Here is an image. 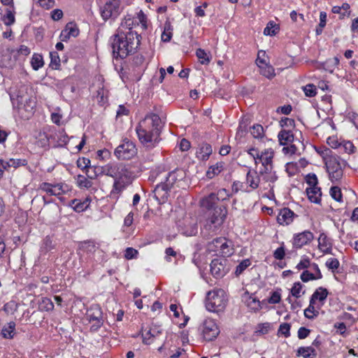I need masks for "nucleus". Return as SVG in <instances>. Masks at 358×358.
I'll return each mask as SVG.
<instances>
[{"label": "nucleus", "instance_id": "1", "mask_svg": "<svg viewBox=\"0 0 358 358\" xmlns=\"http://www.w3.org/2000/svg\"><path fill=\"white\" fill-rule=\"evenodd\" d=\"M162 122L155 113H149L139 122L136 131L141 143L148 148L155 147L160 141Z\"/></svg>", "mask_w": 358, "mask_h": 358}, {"label": "nucleus", "instance_id": "2", "mask_svg": "<svg viewBox=\"0 0 358 358\" xmlns=\"http://www.w3.org/2000/svg\"><path fill=\"white\" fill-rule=\"evenodd\" d=\"M141 38V35L135 31L117 30L111 39L113 56L124 59L134 54L140 45Z\"/></svg>", "mask_w": 358, "mask_h": 358}, {"label": "nucleus", "instance_id": "3", "mask_svg": "<svg viewBox=\"0 0 358 358\" xmlns=\"http://www.w3.org/2000/svg\"><path fill=\"white\" fill-rule=\"evenodd\" d=\"M248 171L245 176V181L244 182L241 181H234L232 185L233 189L237 192L239 190H243L246 192H250L257 189L261 185V178L258 171L247 167Z\"/></svg>", "mask_w": 358, "mask_h": 358}, {"label": "nucleus", "instance_id": "4", "mask_svg": "<svg viewBox=\"0 0 358 358\" xmlns=\"http://www.w3.org/2000/svg\"><path fill=\"white\" fill-rule=\"evenodd\" d=\"M102 20L115 21L122 11L121 0H103L99 6Z\"/></svg>", "mask_w": 358, "mask_h": 358}, {"label": "nucleus", "instance_id": "5", "mask_svg": "<svg viewBox=\"0 0 358 358\" xmlns=\"http://www.w3.org/2000/svg\"><path fill=\"white\" fill-rule=\"evenodd\" d=\"M227 300L222 289L208 292L206 299V308L210 312L222 311L227 306Z\"/></svg>", "mask_w": 358, "mask_h": 358}, {"label": "nucleus", "instance_id": "6", "mask_svg": "<svg viewBox=\"0 0 358 358\" xmlns=\"http://www.w3.org/2000/svg\"><path fill=\"white\" fill-rule=\"evenodd\" d=\"M133 180L132 172L129 169L127 165L122 164L119 166V171L117 178L114 180L111 194H118L121 193Z\"/></svg>", "mask_w": 358, "mask_h": 358}, {"label": "nucleus", "instance_id": "7", "mask_svg": "<svg viewBox=\"0 0 358 358\" xmlns=\"http://www.w3.org/2000/svg\"><path fill=\"white\" fill-rule=\"evenodd\" d=\"M208 211L205 227L215 231L224 222L227 214V208L225 206H219Z\"/></svg>", "mask_w": 358, "mask_h": 358}, {"label": "nucleus", "instance_id": "8", "mask_svg": "<svg viewBox=\"0 0 358 358\" xmlns=\"http://www.w3.org/2000/svg\"><path fill=\"white\" fill-rule=\"evenodd\" d=\"M208 249L210 252H214L223 257H230L234 252L232 241L224 237L215 238L208 244Z\"/></svg>", "mask_w": 358, "mask_h": 358}, {"label": "nucleus", "instance_id": "9", "mask_svg": "<svg viewBox=\"0 0 358 358\" xmlns=\"http://www.w3.org/2000/svg\"><path fill=\"white\" fill-rule=\"evenodd\" d=\"M325 165L331 182L341 179L343 171L338 159L336 156H329L325 159Z\"/></svg>", "mask_w": 358, "mask_h": 358}, {"label": "nucleus", "instance_id": "10", "mask_svg": "<svg viewBox=\"0 0 358 358\" xmlns=\"http://www.w3.org/2000/svg\"><path fill=\"white\" fill-rule=\"evenodd\" d=\"M137 153V149L135 144L129 141L124 140L122 143L118 145L114 152L117 159L127 160L134 157Z\"/></svg>", "mask_w": 358, "mask_h": 358}, {"label": "nucleus", "instance_id": "11", "mask_svg": "<svg viewBox=\"0 0 358 358\" xmlns=\"http://www.w3.org/2000/svg\"><path fill=\"white\" fill-rule=\"evenodd\" d=\"M87 317L92 323L90 327L91 331H96L103 325V313L101 307L99 305H92L87 310Z\"/></svg>", "mask_w": 358, "mask_h": 358}, {"label": "nucleus", "instance_id": "12", "mask_svg": "<svg viewBox=\"0 0 358 358\" xmlns=\"http://www.w3.org/2000/svg\"><path fill=\"white\" fill-rule=\"evenodd\" d=\"M220 333L219 328L212 319H207L203 322L202 334L206 341H211L217 338Z\"/></svg>", "mask_w": 358, "mask_h": 358}, {"label": "nucleus", "instance_id": "13", "mask_svg": "<svg viewBox=\"0 0 358 358\" xmlns=\"http://www.w3.org/2000/svg\"><path fill=\"white\" fill-rule=\"evenodd\" d=\"M313 239V234L309 230H305L301 233L295 234L292 243L293 248L299 249L304 245H308Z\"/></svg>", "mask_w": 358, "mask_h": 358}, {"label": "nucleus", "instance_id": "14", "mask_svg": "<svg viewBox=\"0 0 358 358\" xmlns=\"http://www.w3.org/2000/svg\"><path fill=\"white\" fill-rule=\"evenodd\" d=\"M229 271L227 259H214L210 263V272L215 278L224 277Z\"/></svg>", "mask_w": 358, "mask_h": 358}, {"label": "nucleus", "instance_id": "15", "mask_svg": "<svg viewBox=\"0 0 358 358\" xmlns=\"http://www.w3.org/2000/svg\"><path fill=\"white\" fill-rule=\"evenodd\" d=\"M261 54L264 56L266 53L262 50L259 51L256 64L260 69V73L266 78L271 79L275 76V70L272 66L266 63L265 59H261Z\"/></svg>", "mask_w": 358, "mask_h": 358}, {"label": "nucleus", "instance_id": "16", "mask_svg": "<svg viewBox=\"0 0 358 358\" xmlns=\"http://www.w3.org/2000/svg\"><path fill=\"white\" fill-rule=\"evenodd\" d=\"M262 185L267 184L268 187L271 189L273 187V184L278 180V176L273 168H262L258 172Z\"/></svg>", "mask_w": 358, "mask_h": 358}, {"label": "nucleus", "instance_id": "17", "mask_svg": "<svg viewBox=\"0 0 358 358\" xmlns=\"http://www.w3.org/2000/svg\"><path fill=\"white\" fill-rule=\"evenodd\" d=\"M50 127H45L43 130L38 132L35 136V144L42 148H48L50 137V131H49Z\"/></svg>", "mask_w": 358, "mask_h": 358}, {"label": "nucleus", "instance_id": "18", "mask_svg": "<svg viewBox=\"0 0 358 358\" xmlns=\"http://www.w3.org/2000/svg\"><path fill=\"white\" fill-rule=\"evenodd\" d=\"M50 137L53 142H55L57 146L66 145L69 141V137L64 129L57 130L55 127H50Z\"/></svg>", "mask_w": 358, "mask_h": 358}, {"label": "nucleus", "instance_id": "19", "mask_svg": "<svg viewBox=\"0 0 358 358\" xmlns=\"http://www.w3.org/2000/svg\"><path fill=\"white\" fill-rule=\"evenodd\" d=\"M183 171L176 169L170 172L163 183L171 190L174 185L184 178Z\"/></svg>", "mask_w": 358, "mask_h": 358}, {"label": "nucleus", "instance_id": "20", "mask_svg": "<svg viewBox=\"0 0 358 358\" xmlns=\"http://www.w3.org/2000/svg\"><path fill=\"white\" fill-rule=\"evenodd\" d=\"M171 190L166 186L163 182H161L160 184L157 185L154 191V198L159 203H164L168 197H169V192Z\"/></svg>", "mask_w": 358, "mask_h": 358}, {"label": "nucleus", "instance_id": "21", "mask_svg": "<svg viewBox=\"0 0 358 358\" xmlns=\"http://www.w3.org/2000/svg\"><path fill=\"white\" fill-rule=\"evenodd\" d=\"M274 157V152L271 148L266 149L261 152L258 163H261L262 168H273V159Z\"/></svg>", "mask_w": 358, "mask_h": 358}, {"label": "nucleus", "instance_id": "22", "mask_svg": "<svg viewBox=\"0 0 358 358\" xmlns=\"http://www.w3.org/2000/svg\"><path fill=\"white\" fill-rule=\"evenodd\" d=\"M295 214L287 208H284L279 211L277 221L280 224L288 225L293 222Z\"/></svg>", "mask_w": 358, "mask_h": 358}, {"label": "nucleus", "instance_id": "23", "mask_svg": "<svg viewBox=\"0 0 358 358\" xmlns=\"http://www.w3.org/2000/svg\"><path fill=\"white\" fill-rule=\"evenodd\" d=\"M138 25L137 20H136L131 15H127L122 20L120 27L117 30L122 31H133L134 27Z\"/></svg>", "mask_w": 358, "mask_h": 358}, {"label": "nucleus", "instance_id": "24", "mask_svg": "<svg viewBox=\"0 0 358 358\" xmlns=\"http://www.w3.org/2000/svg\"><path fill=\"white\" fill-rule=\"evenodd\" d=\"M318 248L324 254L331 253V243L324 233L320 234L318 238Z\"/></svg>", "mask_w": 358, "mask_h": 358}, {"label": "nucleus", "instance_id": "25", "mask_svg": "<svg viewBox=\"0 0 358 358\" xmlns=\"http://www.w3.org/2000/svg\"><path fill=\"white\" fill-rule=\"evenodd\" d=\"M212 147L208 143H202L199 145L196 151V156L198 159L201 161H206L212 154Z\"/></svg>", "mask_w": 358, "mask_h": 358}, {"label": "nucleus", "instance_id": "26", "mask_svg": "<svg viewBox=\"0 0 358 358\" xmlns=\"http://www.w3.org/2000/svg\"><path fill=\"white\" fill-rule=\"evenodd\" d=\"M217 200L215 199V193H210L200 201V204L202 208L210 210L218 207L217 206Z\"/></svg>", "mask_w": 358, "mask_h": 358}, {"label": "nucleus", "instance_id": "27", "mask_svg": "<svg viewBox=\"0 0 358 358\" xmlns=\"http://www.w3.org/2000/svg\"><path fill=\"white\" fill-rule=\"evenodd\" d=\"M328 295V290L323 287H320L316 289L310 299L315 303L316 301H319V302L321 303V306H322L324 303V301H326Z\"/></svg>", "mask_w": 358, "mask_h": 358}, {"label": "nucleus", "instance_id": "28", "mask_svg": "<svg viewBox=\"0 0 358 358\" xmlns=\"http://www.w3.org/2000/svg\"><path fill=\"white\" fill-rule=\"evenodd\" d=\"M306 194L308 199L315 203H320L321 201L322 192L319 187H307Z\"/></svg>", "mask_w": 358, "mask_h": 358}, {"label": "nucleus", "instance_id": "29", "mask_svg": "<svg viewBox=\"0 0 358 358\" xmlns=\"http://www.w3.org/2000/svg\"><path fill=\"white\" fill-rule=\"evenodd\" d=\"M15 323L10 322L5 324L1 331V336L3 338L12 339L15 334Z\"/></svg>", "mask_w": 358, "mask_h": 358}, {"label": "nucleus", "instance_id": "30", "mask_svg": "<svg viewBox=\"0 0 358 358\" xmlns=\"http://www.w3.org/2000/svg\"><path fill=\"white\" fill-rule=\"evenodd\" d=\"M121 163H110L102 167V173L115 179Z\"/></svg>", "mask_w": 358, "mask_h": 358}, {"label": "nucleus", "instance_id": "31", "mask_svg": "<svg viewBox=\"0 0 358 358\" xmlns=\"http://www.w3.org/2000/svg\"><path fill=\"white\" fill-rule=\"evenodd\" d=\"M159 334H161L160 330H157L156 327H151L149 330H145L143 332V341L146 345H150L153 341V338L156 337Z\"/></svg>", "mask_w": 358, "mask_h": 358}, {"label": "nucleus", "instance_id": "32", "mask_svg": "<svg viewBox=\"0 0 358 358\" xmlns=\"http://www.w3.org/2000/svg\"><path fill=\"white\" fill-rule=\"evenodd\" d=\"M278 140L281 145H287L294 141V135L291 131L282 129L278 135Z\"/></svg>", "mask_w": 358, "mask_h": 358}, {"label": "nucleus", "instance_id": "33", "mask_svg": "<svg viewBox=\"0 0 358 358\" xmlns=\"http://www.w3.org/2000/svg\"><path fill=\"white\" fill-rule=\"evenodd\" d=\"M297 355L303 358H315L317 357L316 350L311 346L300 347L297 350Z\"/></svg>", "mask_w": 358, "mask_h": 358}, {"label": "nucleus", "instance_id": "34", "mask_svg": "<svg viewBox=\"0 0 358 358\" xmlns=\"http://www.w3.org/2000/svg\"><path fill=\"white\" fill-rule=\"evenodd\" d=\"M173 26L171 23L166 20L164 23V31L162 34V41L164 42H169L173 36Z\"/></svg>", "mask_w": 358, "mask_h": 358}, {"label": "nucleus", "instance_id": "35", "mask_svg": "<svg viewBox=\"0 0 358 358\" xmlns=\"http://www.w3.org/2000/svg\"><path fill=\"white\" fill-rule=\"evenodd\" d=\"M224 169L223 162H217L215 164L212 165L209 167L207 171L206 176L209 178H213L215 176L221 173Z\"/></svg>", "mask_w": 358, "mask_h": 358}, {"label": "nucleus", "instance_id": "36", "mask_svg": "<svg viewBox=\"0 0 358 358\" xmlns=\"http://www.w3.org/2000/svg\"><path fill=\"white\" fill-rule=\"evenodd\" d=\"M90 201L88 199H85L83 201H81L78 199H74L72 201V205L73 209L76 212H83L86 210L90 206Z\"/></svg>", "mask_w": 358, "mask_h": 358}, {"label": "nucleus", "instance_id": "37", "mask_svg": "<svg viewBox=\"0 0 358 358\" xmlns=\"http://www.w3.org/2000/svg\"><path fill=\"white\" fill-rule=\"evenodd\" d=\"M31 65L34 71H38L42 68L44 65L43 56L40 54L34 53L31 59Z\"/></svg>", "mask_w": 358, "mask_h": 358}, {"label": "nucleus", "instance_id": "38", "mask_svg": "<svg viewBox=\"0 0 358 358\" xmlns=\"http://www.w3.org/2000/svg\"><path fill=\"white\" fill-rule=\"evenodd\" d=\"M69 190V186L63 182L53 184L52 196H59Z\"/></svg>", "mask_w": 358, "mask_h": 358}, {"label": "nucleus", "instance_id": "39", "mask_svg": "<svg viewBox=\"0 0 358 358\" xmlns=\"http://www.w3.org/2000/svg\"><path fill=\"white\" fill-rule=\"evenodd\" d=\"M54 308V303L50 299L43 298L39 303V309L43 311H51Z\"/></svg>", "mask_w": 358, "mask_h": 358}, {"label": "nucleus", "instance_id": "40", "mask_svg": "<svg viewBox=\"0 0 358 358\" xmlns=\"http://www.w3.org/2000/svg\"><path fill=\"white\" fill-rule=\"evenodd\" d=\"M279 30L278 26L273 22H269L264 29L266 36H275Z\"/></svg>", "mask_w": 358, "mask_h": 358}, {"label": "nucleus", "instance_id": "41", "mask_svg": "<svg viewBox=\"0 0 358 358\" xmlns=\"http://www.w3.org/2000/svg\"><path fill=\"white\" fill-rule=\"evenodd\" d=\"M329 194L332 199H334L335 201L343 203V195L341 192V189L338 186H334L331 187L329 191Z\"/></svg>", "mask_w": 358, "mask_h": 358}, {"label": "nucleus", "instance_id": "42", "mask_svg": "<svg viewBox=\"0 0 358 358\" xmlns=\"http://www.w3.org/2000/svg\"><path fill=\"white\" fill-rule=\"evenodd\" d=\"M315 302L310 299V303L307 308L304 310V315L308 319H313L318 315V312L315 311L314 305Z\"/></svg>", "mask_w": 358, "mask_h": 358}, {"label": "nucleus", "instance_id": "43", "mask_svg": "<svg viewBox=\"0 0 358 358\" xmlns=\"http://www.w3.org/2000/svg\"><path fill=\"white\" fill-rule=\"evenodd\" d=\"M77 185L80 188H90L91 187L92 183L90 180L85 178V176L83 175H78L76 178Z\"/></svg>", "mask_w": 358, "mask_h": 358}, {"label": "nucleus", "instance_id": "44", "mask_svg": "<svg viewBox=\"0 0 358 358\" xmlns=\"http://www.w3.org/2000/svg\"><path fill=\"white\" fill-rule=\"evenodd\" d=\"M196 55L199 58V59L200 60V62L202 64H208L210 62V57H209L208 53L203 49H201V48L197 49L196 51Z\"/></svg>", "mask_w": 358, "mask_h": 358}, {"label": "nucleus", "instance_id": "45", "mask_svg": "<svg viewBox=\"0 0 358 358\" xmlns=\"http://www.w3.org/2000/svg\"><path fill=\"white\" fill-rule=\"evenodd\" d=\"M251 264V262L249 259H245L243 260L240 264L236 266L235 274L236 276L240 275L248 266Z\"/></svg>", "mask_w": 358, "mask_h": 358}, {"label": "nucleus", "instance_id": "46", "mask_svg": "<svg viewBox=\"0 0 358 358\" xmlns=\"http://www.w3.org/2000/svg\"><path fill=\"white\" fill-rule=\"evenodd\" d=\"M250 133L255 138H259L264 136V128L260 124H255L250 128Z\"/></svg>", "mask_w": 358, "mask_h": 358}, {"label": "nucleus", "instance_id": "47", "mask_svg": "<svg viewBox=\"0 0 358 358\" xmlns=\"http://www.w3.org/2000/svg\"><path fill=\"white\" fill-rule=\"evenodd\" d=\"M2 20L6 25H12L15 21L14 13L10 10H7L6 15L2 18Z\"/></svg>", "mask_w": 358, "mask_h": 358}, {"label": "nucleus", "instance_id": "48", "mask_svg": "<svg viewBox=\"0 0 358 358\" xmlns=\"http://www.w3.org/2000/svg\"><path fill=\"white\" fill-rule=\"evenodd\" d=\"M303 287V285L300 282H294L291 289L292 296L297 299L301 297Z\"/></svg>", "mask_w": 358, "mask_h": 358}, {"label": "nucleus", "instance_id": "49", "mask_svg": "<svg viewBox=\"0 0 358 358\" xmlns=\"http://www.w3.org/2000/svg\"><path fill=\"white\" fill-rule=\"evenodd\" d=\"M41 248L45 250L46 252L50 251L51 250L55 248V244L53 243V241L50 236H46L43 240Z\"/></svg>", "mask_w": 358, "mask_h": 358}, {"label": "nucleus", "instance_id": "50", "mask_svg": "<svg viewBox=\"0 0 358 358\" xmlns=\"http://www.w3.org/2000/svg\"><path fill=\"white\" fill-rule=\"evenodd\" d=\"M340 148H343L348 154H352L356 150L355 146L351 141H343L340 144Z\"/></svg>", "mask_w": 358, "mask_h": 358}, {"label": "nucleus", "instance_id": "51", "mask_svg": "<svg viewBox=\"0 0 358 358\" xmlns=\"http://www.w3.org/2000/svg\"><path fill=\"white\" fill-rule=\"evenodd\" d=\"M80 247L87 252H93L96 250V245L94 241H87L81 243Z\"/></svg>", "mask_w": 358, "mask_h": 358}, {"label": "nucleus", "instance_id": "52", "mask_svg": "<svg viewBox=\"0 0 358 358\" xmlns=\"http://www.w3.org/2000/svg\"><path fill=\"white\" fill-rule=\"evenodd\" d=\"M325 265L329 269L331 270L332 271H334L335 270L338 268L340 263L338 259L336 258H329L326 262Z\"/></svg>", "mask_w": 358, "mask_h": 358}, {"label": "nucleus", "instance_id": "53", "mask_svg": "<svg viewBox=\"0 0 358 358\" xmlns=\"http://www.w3.org/2000/svg\"><path fill=\"white\" fill-rule=\"evenodd\" d=\"M229 196L230 194L229 192L224 188L219 189L215 194V199L217 200V201H225L228 199Z\"/></svg>", "mask_w": 358, "mask_h": 358}, {"label": "nucleus", "instance_id": "54", "mask_svg": "<svg viewBox=\"0 0 358 358\" xmlns=\"http://www.w3.org/2000/svg\"><path fill=\"white\" fill-rule=\"evenodd\" d=\"M300 278L301 280L304 282H307L310 280H318V278H316V275L314 273H310L308 270H305L304 271H303L302 273L301 274Z\"/></svg>", "mask_w": 358, "mask_h": 358}, {"label": "nucleus", "instance_id": "55", "mask_svg": "<svg viewBox=\"0 0 358 358\" xmlns=\"http://www.w3.org/2000/svg\"><path fill=\"white\" fill-rule=\"evenodd\" d=\"M290 324L288 323H282L280 325L278 329V334L283 335L287 338L290 336Z\"/></svg>", "mask_w": 358, "mask_h": 358}, {"label": "nucleus", "instance_id": "56", "mask_svg": "<svg viewBox=\"0 0 358 358\" xmlns=\"http://www.w3.org/2000/svg\"><path fill=\"white\" fill-rule=\"evenodd\" d=\"M248 306L255 312L262 309L260 301L255 298H250L248 302Z\"/></svg>", "mask_w": 358, "mask_h": 358}, {"label": "nucleus", "instance_id": "57", "mask_svg": "<svg viewBox=\"0 0 358 358\" xmlns=\"http://www.w3.org/2000/svg\"><path fill=\"white\" fill-rule=\"evenodd\" d=\"M9 163L10 164V166L13 168H17L20 166H24L27 164V160L25 159H13L11 158L9 159Z\"/></svg>", "mask_w": 358, "mask_h": 358}, {"label": "nucleus", "instance_id": "58", "mask_svg": "<svg viewBox=\"0 0 358 358\" xmlns=\"http://www.w3.org/2000/svg\"><path fill=\"white\" fill-rule=\"evenodd\" d=\"M303 92L306 96L309 97H313L317 94L315 86L313 84H308L303 87Z\"/></svg>", "mask_w": 358, "mask_h": 358}, {"label": "nucleus", "instance_id": "59", "mask_svg": "<svg viewBox=\"0 0 358 358\" xmlns=\"http://www.w3.org/2000/svg\"><path fill=\"white\" fill-rule=\"evenodd\" d=\"M96 98L98 99L99 103L101 105H103L107 101L106 95L105 93V90L103 89V86L100 87L96 92Z\"/></svg>", "mask_w": 358, "mask_h": 358}, {"label": "nucleus", "instance_id": "60", "mask_svg": "<svg viewBox=\"0 0 358 358\" xmlns=\"http://www.w3.org/2000/svg\"><path fill=\"white\" fill-rule=\"evenodd\" d=\"M306 182L309 187H317V178L314 173H309L306 176Z\"/></svg>", "mask_w": 358, "mask_h": 358}, {"label": "nucleus", "instance_id": "61", "mask_svg": "<svg viewBox=\"0 0 358 358\" xmlns=\"http://www.w3.org/2000/svg\"><path fill=\"white\" fill-rule=\"evenodd\" d=\"M77 166L78 168L84 170L87 169L90 166V160L85 157L79 158L77 160Z\"/></svg>", "mask_w": 358, "mask_h": 358}, {"label": "nucleus", "instance_id": "62", "mask_svg": "<svg viewBox=\"0 0 358 358\" xmlns=\"http://www.w3.org/2000/svg\"><path fill=\"white\" fill-rule=\"evenodd\" d=\"M310 265L311 264L309 258L305 257L301 259L299 263L296 265V268L299 271L302 269H306L309 266H310Z\"/></svg>", "mask_w": 358, "mask_h": 358}, {"label": "nucleus", "instance_id": "63", "mask_svg": "<svg viewBox=\"0 0 358 358\" xmlns=\"http://www.w3.org/2000/svg\"><path fill=\"white\" fill-rule=\"evenodd\" d=\"M138 251L133 248H127L125 250L124 257L127 259H131L137 257Z\"/></svg>", "mask_w": 358, "mask_h": 358}, {"label": "nucleus", "instance_id": "64", "mask_svg": "<svg viewBox=\"0 0 358 358\" xmlns=\"http://www.w3.org/2000/svg\"><path fill=\"white\" fill-rule=\"evenodd\" d=\"M285 256V248L282 245L278 248L273 252V257L275 259L281 260L283 259Z\"/></svg>", "mask_w": 358, "mask_h": 358}]
</instances>
